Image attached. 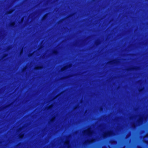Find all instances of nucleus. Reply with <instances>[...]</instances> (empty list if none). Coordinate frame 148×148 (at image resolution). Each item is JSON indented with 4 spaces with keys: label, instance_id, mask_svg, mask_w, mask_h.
<instances>
[{
    "label": "nucleus",
    "instance_id": "f257e3e1",
    "mask_svg": "<svg viewBox=\"0 0 148 148\" xmlns=\"http://www.w3.org/2000/svg\"><path fill=\"white\" fill-rule=\"evenodd\" d=\"M92 131L89 128L84 131V135H89L92 134Z\"/></svg>",
    "mask_w": 148,
    "mask_h": 148
},
{
    "label": "nucleus",
    "instance_id": "f03ea898",
    "mask_svg": "<svg viewBox=\"0 0 148 148\" xmlns=\"http://www.w3.org/2000/svg\"><path fill=\"white\" fill-rule=\"evenodd\" d=\"M64 145L66 146L68 148L69 147V141L67 140L66 141L64 144Z\"/></svg>",
    "mask_w": 148,
    "mask_h": 148
},
{
    "label": "nucleus",
    "instance_id": "7ed1b4c3",
    "mask_svg": "<svg viewBox=\"0 0 148 148\" xmlns=\"http://www.w3.org/2000/svg\"><path fill=\"white\" fill-rule=\"evenodd\" d=\"M111 134L110 132H107L106 134V135H104V136H110Z\"/></svg>",
    "mask_w": 148,
    "mask_h": 148
},
{
    "label": "nucleus",
    "instance_id": "20e7f679",
    "mask_svg": "<svg viewBox=\"0 0 148 148\" xmlns=\"http://www.w3.org/2000/svg\"><path fill=\"white\" fill-rule=\"evenodd\" d=\"M67 66H66L64 67V68H62V71H64L65 69H67Z\"/></svg>",
    "mask_w": 148,
    "mask_h": 148
},
{
    "label": "nucleus",
    "instance_id": "39448f33",
    "mask_svg": "<svg viewBox=\"0 0 148 148\" xmlns=\"http://www.w3.org/2000/svg\"><path fill=\"white\" fill-rule=\"evenodd\" d=\"M93 140H92L90 141H89L88 143H92L93 142Z\"/></svg>",
    "mask_w": 148,
    "mask_h": 148
},
{
    "label": "nucleus",
    "instance_id": "423d86ee",
    "mask_svg": "<svg viewBox=\"0 0 148 148\" xmlns=\"http://www.w3.org/2000/svg\"><path fill=\"white\" fill-rule=\"evenodd\" d=\"M23 136V134H22V135L20 136V137L21 138H22Z\"/></svg>",
    "mask_w": 148,
    "mask_h": 148
},
{
    "label": "nucleus",
    "instance_id": "0eeeda50",
    "mask_svg": "<svg viewBox=\"0 0 148 148\" xmlns=\"http://www.w3.org/2000/svg\"><path fill=\"white\" fill-rule=\"evenodd\" d=\"M14 25V23H13L12 24V25L13 26Z\"/></svg>",
    "mask_w": 148,
    "mask_h": 148
},
{
    "label": "nucleus",
    "instance_id": "6e6552de",
    "mask_svg": "<svg viewBox=\"0 0 148 148\" xmlns=\"http://www.w3.org/2000/svg\"><path fill=\"white\" fill-rule=\"evenodd\" d=\"M46 15L44 17H43V19L45 18L46 17Z\"/></svg>",
    "mask_w": 148,
    "mask_h": 148
},
{
    "label": "nucleus",
    "instance_id": "1a4fd4ad",
    "mask_svg": "<svg viewBox=\"0 0 148 148\" xmlns=\"http://www.w3.org/2000/svg\"><path fill=\"white\" fill-rule=\"evenodd\" d=\"M36 68V69H40V68L39 67H37V68Z\"/></svg>",
    "mask_w": 148,
    "mask_h": 148
},
{
    "label": "nucleus",
    "instance_id": "9d476101",
    "mask_svg": "<svg viewBox=\"0 0 148 148\" xmlns=\"http://www.w3.org/2000/svg\"><path fill=\"white\" fill-rule=\"evenodd\" d=\"M23 18L22 19V21H23Z\"/></svg>",
    "mask_w": 148,
    "mask_h": 148
},
{
    "label": "nucleus",
    "instance_id": "9b49d317",
    "mask_svg": "<svg viewBox=\"0 0 148 148\" xmlns=\"http://www.w3.org/2000/svg\"><path fill=\"white\" fill-rule=\"evenodd\" d=\"M54 118H53L51 120V121H53V120L54 119Z\"/></svg>",
    "mask_w": 148,
    "mask_h": 148
},
{
    "label": "nucleus",
    "instance_id": "f8f14e48",
    "mask_svg": "<svg viewBox=\"0 0 148 148\" xmlns=\"http://www.w3.org/2000/svg\"><path fill=\"white\" fill-rule=\"evenodd\" d=\"M11 12H12V11H11L9 13H11Z\"/></svg>",
    "mask_w": 148,
    "mask_h": 148
},
{
    "label": "nucleus",
    "instance_id": "ddd939ff",
    "mask_svg": "<svg viewBox=\"0 0 148 148\" xmlns=\"http://www.w3.org/2000/svg\"><path fill=\"white\" fill-rule=\"evenodd\" d=\"M22 51H21V53H22Z\"/></svg>",
    "mask_w": 148,
    "mask_h": 148
},
{
    "label": "nucleus",
    "instance_id": "4468645a",
    "mask_svg": "<svg viewBox=\"0 0 148 148\" xmlns=\"http://www.w3.org/2000/svg\"><path fill=\"white\" fill-rule=\"evenodd\" d=\"M71 66V65H70L69 66V67Z\"/></svg>",
    "mask_w": 148,
    "mask_h": 148
}]
</instances>
